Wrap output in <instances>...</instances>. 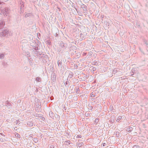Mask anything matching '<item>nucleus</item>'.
<instances>
[{"mask_svg":"<svg viewBox=\"0 0 148 148\" xmlns=\"http://www.w3.org/2000/svg\"><path fill=\"white\" fill-rule=\"evenodd\" d=\"M4 56V55L3 54H0V58H3Z\"/></svg>","mask_w":148,"mask_h":148,"instance_id":"0eeeda50","label":"nucleus"},{"mask_svg":"<svg viewBox=\"0 0 148 148\" xmlns=\"http://www.w3.org/2000/svg\"><path fill=\"white\" fill-rule=\"evenodd\" d=\"M82 137V136L81 135H77L76 136L77 138H81Z\"/></svg>","mask_w":148,"mask_h":148,"instance_id":"423d86ee","label":"nucleus"},{"mask_svg":"<svg viewBox=\"0 0 148 148\" xmlns=\"http://www.w3.org/2000/svg\"><path fill=\"white\" fill-rule=\"evenodd\" d=\"M50 148H54V146L53 145H51L50 146Z\"/></svg>","mask_w":148,"mask_h":148,"instance_id":"1a4fd4ad","label":"nucleus"},{"mask_svg":"<svg viewBox=\"0 0 148 148\" xmlns=\"http://www.w3.org/2000/svg\"><path fill=\"white\" fill-rule=\"evenodd\" d=\"M65 135L67 137H70V135H69V133L67 132H66L65 133Z\"/></svg>","mask_w":148,"mask_h":148,"instance_id":"20e7f679","label":"nucleus"},{"mask_svg":"<svg viewBox=\"0 0 148 148\" xmlns=\"http://www.w3.org/2000/svg\"><path fill=\"white\" fill-rule=\"evenodd\" d=\"M64 144L67 146H68L70 144L71 141L70 140H66L64 142Z\"/></svg>","mask_w":148,"mask_h":148,"instance_id":"f257e3e1","label":"nucleus"},{"mask_svg":"<svg viewBox=\"0 0 148 148\" xmlns=\"http://www.w3.org/2000/svg\"><path fill=\"white\" fill-rule=\"evenodd\" d=\"M84 145V143H80L77 144V146L78 147H81L82 146Z\"/></svg>","mask_w":148,"mask_h":148,"instance_id":"7ed1b4c3","label":"nucleus"},{"mask_svg":"<svg viewBox=\"0 0 148 148\" xmlns=\"http://www.w3.org/2000/svg\"><path fill=\"white\" fill-rule=\"evenodd\" d=\"M3 139H0V140H1V141H3Z\"/></svg>","mask_w":148,"mask_h":148,"instance_id":"f3484780","label":"nucleus"},{"mask_svg":"<svg viewBox=\"0 0 148 148\" xmlns=\"http://www.w3.org/2000/svg\"><path fill=\"white\" fill-rule=\"evenodd\" d=\"M33 140L34 141L35 143H36L38 141V140L37 138H34Z\"/></svg>","mask_w":148,"mask_h":148,"instance_id":"39448f33","label":"nucleus"},{"mask_svg":"<svg viewBox=\"0 0 148 148\" xmlns=\"http://www.w3.org/2000/svg\"><path fill=\"white\" fill-rule=\"evenodd\" d=\"M95 132L96 133H97V134L98 133L99 135H100V134H99V130H97V132L96 131Z\"/></svg>","mask_w":148,"mask_h":148,"instance_id":"ddd939ff","label":"nucleus"},{"mask_svg":"<svg viewBox=\"0 0 148 148\" xmlns=\"http://www.w3.org/2000/svg\"><path fill=\"white\" fill-rule=\"evenodd\" d=\"M90 96L91 97H94V95L93 93H91V94Z\"/></svg>","mask_w":148,"mask_h":148,"instance_id":"9d476101","label":"nucleus"},{"mask_svg":"<svg viewBox=\"0 0 148 148\" xmlns=\"http://www.w3.org/2000/svg\"><path fill=\"white\" fill-rule=\"evenodd\" d=\"M138 146L137 145H135L133 146V148H138Z\"/></svg>","mask_w":148,"mask_h":148,"instance_id":"6e6552de","label":"nucleus"},{"mask_svg":"<svg viewBox=\"0 0 148 148\" xmlns=\"http://www.w3.org/2000/svg\"><path fill=\"white\" fill-rule=\"evenodd\" d=\"M106 143H104L102 144V145L103 146H105L106 145Z\"/></svg>","mask_w":148,"mask_h":148,"instance_id":"4468645a","label":"nucleus"},{"mask_svg":"<svg viewBox=\"0 0 148 148\" xmlns=\"http://www.w3.org/2000/svg\"><path fill=\"white\" fill-rule=\"evenodd\" d=\"M131 131V130H129L128 131V132H130Z\"/></svg>","mask_w":148,"mask_h":148,"instance_id":"2eb2a0df","label":"nucleus"},{"mask_svg":"<svg viewBox=\"0 0 148 148\" xmlns=\"http://www.w3.org/2000/svg\"><path fill=\"white\" fill-rule=\"evenodd\" d=\"M16 135H17V137H20V135L18 134V133H17L16 136Z\"/></svg>","mask_w":148,"mask_h":148,"instance_id":"9b49d317","label":"nucleus"},{"mask_svg":"<svg viewBox=\"0 0 148 148\" xmlns=\"http://www.w3.org/2000/svg\"><path fill=\"white\" fill-rule=\"evenodd\" d=\"M101 131V130H99V131H101L100 132H99L100 133H102V132H102Z\"/></svg>","mask_w":148,"mask_h":148,"instance_id":"dca6fc26","label":"nucleus"},{"mask_svg":"<svg viewBox=\"0 0 148 148\" xmlns=\"http://www.w3.org/2000/svg\"><path fill=\"white\" fill-rule=\"evenodd\" d=\"M0 134L1 135V134H1V133H0Z\"/></svg>","mask_w":148,"mask_h":148,"instance_id":"a211bd4d","label":"nucleus"},{"mask_svg":"<svg viewBox=\"0 0 148 148\" xmlns=\"http://www.w3.org/2000/svg\"><path fill=\"white\" fill-rule=\"evenodd\" d=\"M116 136L117 138H119L121 136V133L119 132H116Z\"/></svg>","mask_w":148,"mask_h":148,"instance_id":"f03ea898","label":"nucleus"},{"mask_svg":"<svg viewBox=\"0 0 148 148\" xmlns=\"http://www.w3.org/2000/svg\"><path fill=\"white\" fill-rule=\"evenodd\" d=\"M95 122L97 123L98 122V120L97 119H96Z\"/></svg>","mask_w":148,"mask_h":148,"instance_id":"f8f14e48","label":"nucleus"}]
</instances>
